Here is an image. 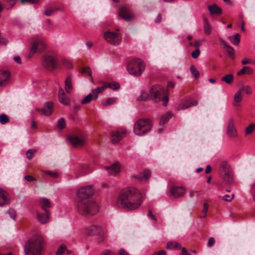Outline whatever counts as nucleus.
Segmentation results:
<instances>
[{"mask_svg":"<svg viewBox=\"0 0 255 255\" xmlns=\"http://www.w3.org/2000/svg\"><path fill=\"white\" fill-rule=\"evenodd\" d=\"M46 45L44 42L39 39L34 40L32 44V47L30 49L29 57H31L32 55L36 52H41L45 48Z\"/></svg>","mask_w":255,"mask_h":255,"instance_id":"10","label":"nucleus"},{"mask_svg":"<svg viewBox=\"0 0 255 255\" xmlns=\"http://www.w3.org/2000/svg\"><path fill=\"white\" fill-rule=\"evenodd\" d=\"M170 193L174 197L178 198L184 195L185 189L182 187L175 186L171 189Z\"/></svg>","mask_w":255,"mask_h":255,"instance_id":"20","label":"nucleus"},{"mask_svg":"<svg viewBox=\"0 0 255 255\" xmlns=\"http://www.w3.org/2000/svg\"><path fill=\"white\" fill-rule=\"evenodd\" d=\"M97 240L99 243L103 242L106 238V237L103 232V230L102 231L101 233L98 234L97 235Z\"/></svg>","mask_w":255,"mask_h":255,"instance_id":"50","label":"nucleus"},{"mask_svg":"<svg viewBox=\"0 0 255 255\" xmlns=\"http://www.w3.org/2000/svg\"><path fill=\"white\" fill-rule=\"evenodd\" d=\"M226 133L231 138H235L238 136V132L235 127V121L233 119H230L227 124Z\"/></svg>","mask_w":255,"mask_h":255,"instance_id":"14","label":"nucleus"},{"mask_svg":"<svg viewBox=\"0 0 255 255\" xmlns=\"http://www.w3.org/2000/svg\"><path fill=\"white\" fill-rule=\"evenodd\" d=\"M239 90L241 91L242 93L243 92H245L247 94H251L252 93V89L249 85L242 86L239 89Z\"/></svg>","mask_w":255,"mask_h":255,"instance_id":"39","label":"nucleus"},{"mask_svg":"<svg viewBox=\"0 0 255 255\" xmlns=\"http://www.w3.org/2000/svg\"><path fill=\"white\" fill-rule=\"evenodd\" d=\"M53 109V103L52 102H47L44 104L42 108H37L36 109V111L41 115H43L45 116H49L52 114Z\"/></svg>","mask_w":255,"mask_h":255,"instance_id":"15","label":"nucleus"},{"mask_svg":"<svg viewBox=\"0 0 255 255\" xmlns=\"http://www.w3.org/2000/svg\"><path fill=\"white\" fill-rule=\"evenodd\" d=\"M104 36L107 42L113 45H119L121 42V36L118 32L107 31L104 33Z\"/></svg>","mask_w":255,"mask_h":255,"instance_id":"8","label":"nucleus"},{"mask_svg":"<svg viewBox=\"0 0 255 255\" xmlns=\"http://www.w3.org/2000/svg\"><path fill=\"white\" fill-rule=\"evenodd\" d=\"M105 89L109 88L114 90H116L120 88V85L118 82L114 83H106L104 84Z\"/></svg>","mask_w":255,"mask_h":255,"instance_id":"34","label":"nucleus"},{"mask_svg":"<svg viewBox=\"0 0 255 255\" xmlns=\"http://www.w3.org/2000/svg\"><path fill=\"white\" fill-rule=\"evenodd\" d=\"M24 179L28 182H32L36 180V179L31 175H26L24 176Z\"/></svg>","mask_w":255,"mask_h":255,"instance_id":"57","label":"nucleus"},{"mask_svg":"<svg viewBox=\"0 0 255 255\" xmlns=\"http://www.w3.org/2000/svg\"><path fill=\"white\" fill-rule=\"evenodd\" d=\"M200 54V51L198 48H196L191 53V56L193 58H197Z\"/></svg>","mask_w":255,"mask_h":255,"instance_id":"54","label":"nucleus"},{"mask_svg":"<svg viewBox=\"0 0 255 255\" xmlns=\"http://www.w3.org/2000/svg\"><path fill=\"white\" fill-rule=\"evenodd\" d=\"M152 128V125L149 120L147 119H140L134 125L133 131L137 135H142L149 132Z\"/></svg>","mask_w":255,"mask_h":255,"instance_id":"7","label":"nucleus"},{"mask_svg":"<svg viewBox=\"0 0 255 255\" xmlns=\"http://www.w3.org/2000/svg\"><path fill=\"white\" fill-rule=\"evenodd\" d=\"M37 218L39 222L42 224L47 223L50 218L49 211L44 212L41 213L39 211L37 212Z\"/></svg>","mask_w":255,"mask_h":255,"instance_id":"19","label":"nucleus"},{"mask_svg":"<svg viewBox=\"0 0 255 255\" xmlns=\"http://www.w3.org/2000/svg\"><path fill=\"white\" fill-rule=\"evenodd\" d=\"M65 88L67 93H70L72 91V76L69 75L65 81Z\"/></svg>","mask_w":255,"mask_h":255,"instance_id":"28","label":"nucleus"},{"mask_svg":"<svg viewBox=\"0 0 255 255\" xmlns=\"http://www.w3.org/2000/svg\"><path fill=\"white\" fill-rule=\"evenodd\" d=\"M44 241L39 235L33 236L24 246L25 255H42L44 252Z\"/></svg>","mask_w":255,"mask_h":255,"instance_id":"2","label":"nucleus"},{"mask_svg":"<svg viewBox=\"0 0 255 255\" xmlns=\"http://www.w3.org/2000/svg\"><path fill=\"white\" fill-rule=\"evenodd\" d=\"M105 169L112 175H116L120 171V166L119 162H116L110 166H106Z\"/></svg>","mask_w":255,"mask_h":255,"instance_id":"17","label":"nucleus"},{"mask_svg":"<svg viewBox=\"0 0 255 255\" xmlns=\"http://www.w3.org/2000/svg\"><path fill=\"white\" fill-rule=\"evenodd\" d=\"M92 100H93V95L92 93H90L81 101V104L84 105L90 103Z\"/></svg>","mask_w":255,"mask_h":255,"instance_id":"41","label":"nucleus"},{"mask_svg":"<svg viewBox=\"0 0 255 255\" xmlns=\"http://www.w3.org/2000/svg\"><path fill=\"white\" fill-rule=\"evenodd\" d=\"M208 208H209V204L206 202L204 203L203 208V210H202V213H203V215L200 217L201 218H205L206 217L207 213L208 210Z\"/></svg>","mask_w":255,"mask_h":255,"instance_id":"46","label":"nucleus"},{"mask_svg":"<svg viewBox=\"0 0 255 255\" xmlns=\"http://www.w3.org/2000/svg\"><path fill=\"white\" fill-rule=\"evenodd\" d=\"M36 152V150L34 149H29L26 151V157L28 159H30L33 155Z\"/></svg>","mask_w":255,"mask_h":255,"instance_id":"47","label":"nucleus"},{"mask_svg":"<svg viewBox=\"0 0 255 255\" xmlns=\"http://www.w3.org/2000/svg\"><path fill=\"white\" fill-rule=\"evenodd\" d=\"M58 100L61 103L64 105H68L70 102L69 97L66 95L64 90L62 88L59 89Z\"/></svg>","mask_w":255,"mask_h":255,"instance_id":"21","label":"nucleus"},{"mask_svg":"<svg viewBox=\"0 0 255 255\" xmlns=\"http://www.w3.org/2000/svg\"><path fill=\"white\" fill-rule=\"evenodd\" d=\"M9 77L10 73L9 72L0 70V86L3 87L5 86Z\"/></svg>","mask_w":255,"mask_h":255,"instance_id":"22","label":"nucleus"},{"mask_svg":"<svg viewBox=\"0 0 255 255\" xmlns=\"http://www.w3.org/2000/svg\"><path fill=\"white\" fill-rule=\"evenodd\" d=\"M147 216L151 218L154 221H156L157 220L155 216L152 214V211L150 209L148 210Z\"/></svg>","mask_w":255,"mask_h":255,"instance_id":"59","label":"nucleus"},{"mask_svg":"<svg viewBox=\"0 0 255 255\" xmlns=\"http://www.w3.org/2000/svg\"><path fill=\"white\" fill-rule=\"evenodd\" d=\"M219 174L223 182L230 184L233 182V174L230 165L226 161L220 162L219 169Z\"/></svg>","mask_w":255,"mask_h":255,"instance_id":"4","label":"nucleus"},{"mask_svg":"<svg viewBox=\"0 0 255 255\" xmlns=\"http://www.w3.org/2000/svg\"><path fill=\"white\" fill-rule=\"evenodd\" d=\"M62 64L66 68L70 69L73 67L72 62L68 59H63Z\"/></svg>","mask_w":255,"mask_h":255,"instance_id":"43","label":"nucleus"},{"mask_svg":"<svg viewBox=\"0 0 255 255\" xmlns=\"http://www.w3.org/2000/svg\"><path fill=\"white\" fill-rule=\"evenodd\" d=\"M9 122V117L5 114H1L0 115V123L2 125L5 124Z\"/></svg>","mask_w":255,"mask_h":255,"instance_id":"40","label":"nucleus"},{"mask_svg":"<svg viewBox=\"0 0 255 255\" xmlns=\"http://www.w3.org/2000/svg\"><path fill=\"white\" fill-rule=\"evenodd\" d=\"M253 61L251 59H243L242 60V63L243 65H247L248 64H253Z\"/></svg>","mask_w":255,"mask_h":255,"instance_id":"60","label":"nucleus"},{"mask_svg":"<svg viewBox=\"0 0 255 255\" xmlns=\"http://www.w3.org/2000/svg\"><path fill=\"white\" fill-rule=\"evenodd\" d=\"M198 104V102L196 100H193L191 101H187L186 103H181L177 107L178 110H183L186 109L192 106H196Z\"/></svg>","mask_w":255,"mask_h":255,"instance_id":"25","label":"nucleus"},{"mask_svg":"<svg viewBox=\"0 0 255 255\" xmlns=\"http://www.w3.org/2000/svg\"><path fill=\"white\" fill-rule=\"evenodd\" d=\"M208 9L211 15H220L222 13V9L216 4L208 6Z\"/></svg>","mask_w":255,"mask_h":255,"instance_id":"27","label":"nucleus"},{"mask_svg":"<svg viewBox=\"0 0 255 255\" xmlns=\"http://www.w3.org/2000/svg\"><path fill=\"white\" fill-rule=\"evenodd\" d=\"M56 10V9H48L45 11L44 13L47 16H50L54 11Z\"/></svg>","mask_w":255,"mask_h":255,"instance_id":"56","label":"nucleus"},{"mask_svg":"<svg viewBox=\"0 0 255 255\" xmlns=\"http://www.w3.org/2000/svg\"><path fill=\"white\" fill-rule=\"evenodd\" d=\"M8 194L6 192L0 189V206H3L8 203Z\"/></svg>","mask_w":255,"mask_h":255,"instance_id":"26","label":"nucleus"},{"mask_svg":"<svg viewBox=\"0 0 255 255\" xmlns=\"http://www.w3.org/2000/svg\"><path fill=\"white\" fill-rule=\"evenodd\" d=\"M44 173L49 175L53 178H57L58 177L59 174L57 172L51 171H44Z\"/></svg>","mask_w":255,"mask_h":255,"instance_id":"49","label":"nucleus"},{"mask_svg":"<svg viewBox=\"0 0 255 255\" xmlns=\"http://www.w3.org/2000/svg\"><path fill=\"white\" fill-rule=\"evenodd\" d=\"M151 176V172L150 171L145 170L142 172L140 173L138 175H134V178L137 179L141 181H146L148 180Z\"/></svg>","mask_w":255,"mask_h":255,"instance_id":"23","label":"nucleus"},{"mask_svg":"<svg viewBox=\"0 0 255 255\" xmlns=\"http://www.w3.org/2000/svg\"><path fill=\"white\" fill-rule=\"evenodd\" d=\"M142 202L140 191L133 187L123 190L117 200V206L127 211H132L139 207Z\"/></svg>","mask_w":255,"mask_h":255,"instance_id":"1","label":"nucleus"},{"mask_svg":"<svg viewBox=\"0 0 255 255\" xmlns=\"http://www.w3.org/2000/svg\"><path fill=\"white\" fill-rule=\"evenodd\" d=\"M77 210L82 215H93L99 210L98 205L93 199L78 200Z\"/></svg>","mask_w":255,"mask_h":255,"instance_id":"3","label":"nucleus"},{"mask_svg":"<svg viewBox=\"0 0 255 255\" xmlns=\"http://www.w3.org/2000/svg\"><path fill=\"white\" fill-rule=\"evenodd\" d=\"M57 60L53 56H45L43 59L42 65L46 69L52 71L56 68Z\"/></svg>","mask_w":255,"mask_h":255,"instance_id":"11","label":"nucleus"},{"mask_svg":"<svg viewBox=\"0 0 255 255\" xmlns=\"http://www.w3.org/2000/svg\"><path fill=\"white\" fill-rule=\"evenodd\" d=\"M102 255H114L112 252L110 251H106L103 252Z\"/></svg>","mask_w":255,"mask_h":255,"instance_id":"64","label":"nucleus"},{"mask_svg":"<svg viewBox=\"0 0 255 255\" xmlns=\"http://www.w3.org/2000/svg\"><path fill=\"white\" fill-rule=\"evenodd\" d=\"M255 127L253 125H249L245 130V133L246 134H249L252 133L254 130Z\"/></svg>","mask_w":255,"mask_h":255,"instance_id":"52","label":"nucleus"},{"mask_svg":"<svg viewBox=\"0 0 255 255\" xmlns=\"http://www.w3.org/2000/svg\"><path fill=\"white\" fill-rule=\"evenodd\" d=\"M151 97L156 102L162 101L163 105L166 106L168 102V97L166 95L164 89L160 85H155L150 90Z\"/></svg>","mask_w":255,"mask_h":255,"instance_id":"5","label":"nucleus"},{"mask_svg":"<svg viewBox=\"0 0 255 255\" xmlns=\"http://www.w3.org/2000/svg\"><path fill=\"white\" fill-rule=\"evenodd\" d=\"M227 49L226 51L229 56H230L232 59L235 58V50L231 46H227Z\"/></svg>","mask_w":255,"mask_h":255,"instance_id":"42","label":"nucleus"},{"mask_svg":"<svg viewBox=\"0 0 255 255\" xmlns=\"http://www.w3.org/2000/svg\"><path fill=\"white\" fill-rule=\"evenodd\" d=\"M117 101V99L115 98H108L106 99L103 105L105 106H108L112 104H114Z\"/></svg>","mask_w":255,"mask_h":255,"instance_id":"45","label":"nucleus"},{"mask_svg":"<svg viewBox=\"0 0 255 255\" xmlns=\"http://www.w3.org/2000/svg\"><path fill=\"white\" fill-rule=\"evenodd\" d=\"M39 205L44 212L49 211L48 208L51 207V203L47 198H43L39 200Z\"/></svg>","mask_w":255,"mask_h":255,"instance_id":"24","label":"nucleus"},{"mask_svg":"<svg viewBox=\"0 0 255 255\" xmlns=\"http://www.w3.org/2000/svg\"><path fill=\"white\" fill-rule=\"evenodd\" d=\"M21 3H24L25 2H27L31 3H36L39 0H19Z\"/></svg>","mask_w":255,"mask_h":255,"instance_id":"61","label":"nucleus"},{"mask_svg":"<svg viewBox=\"0 0 255 255\" xmlns=\"http://www.w3.org/2000/svg\"><path fill=\"white\" fill-rule=\"evenodd\" d=\"M172 115L171 114L168 113L162 116L160 120L159 124L160 125L165 124L167 121L171 118Z\"/></svg>","mask_w":255,"mask_h":255,"instance_id":"36","label":"nucleus"},{"mask_svg":"<svg viewBox=\"0 0 255 255\" xmlns=\"http://www.w3.org/2000/svg\"><path fill=\"white\" fill-rule=\"evenodd\" d=\"M162 20V16L160 14H159L157 16V18L155 20V22L156 23H159L161 22Z\"/></svg>","mask_w":255,"mask_h":255,"instance_id":"63","label":"nucleus"},{"mask_svg":"<svg viewBox=\"0 0 255 255\" xmlns=\"http://www.w3.org/2000/svg\"><path fill=\"white\" fill-rule=\"evenodd\" d=\"M66 250V247L64 245H61L57 250L56 254L57 255H61L63 254Z\"/></svg>","mask_w":255,"mask_h":255,"instance_id":"48","label":"nucleus"},{"mask_svg":"<svg viewBox=\"0 0 255 255\" xmlns=\"http://www.w3.org/2000/svg\"><path fill=\"white\" fill-rule=\"evenodd\" d=\"M233 75L231 74H227L222 78V81L226 82L228 84H232L233 82Z\"/></svg>","mask_w":255,"mask_h":255,"instance_id":"37","label":"nucleus"},{"mask_svg":"<svg viewBox=\"0 0 255 255\" xmlns=\"http://www.w3.org/2000/svg\"><path fill=\"white\" fill-rule=\"evenodd\" d=\"M92 186H87L81 187L77 192L78 200H84L87 199H92L91 196L93 194Z\"/></svg>","mask_w":255,"mask_h":255,"instance_id":"9","label":"nucleus"},{"mask_svg":"<svg viewBox=\"0 0 255 255\" xmlns=\"http://www.w3.org/2000/svg\"><path fill=\"white\" fill-rule=\"evenodd\" d=\"M102 230L103 229L101 227L97 225H91L86 228V234L89 236H97L98 234L101 233Z\"/></svg>","mask_w":255,"mask_h":255,"instance_id":"18","label":"nucleus"},{"mask_svg":"<svg viewBox=\"0 0 255 255\" xmlns=\"http://www.w3.org/2000/svg\"><path fill=\"white\" fill-rule=\"evenodd\" d=\"M214 243L215 240L214 238L211 237L209 239L207 245L209 247H211L214 245Z\"/></svg>","mask_w":255,"mask_h":255,"instance_id":"58","label":"nucleus"},{"mask_svg":"<svg viewBox=\"0 0 255 255\" xmlns=\"http://www.w3.org/2000/svg\"><path fill=\"white\" fill-rule=\"evenodd\" d=\"M66 124L64 119L61 118L58 121L57 127L59 129H62L65 128Z\"/></svg>","mask_w":255,"mask_h":255,"instance_id":"44","label":"nucleus"},{"mask_svg":"<svg viewBox=\"0 0 255 255\" xmlns=\"http://www.w3.org/2000/svg\"><path fill=\"white\" fill-rule=\"evenodd\" d=\"M167 249L169 250H180L181 246L180 244L174 241L169 242L166 247Z\"/></svg>","mask_w":255,"mask_h":255,"instance_id":"30","label":"nucleus"},{"mask_svg":"<svg viewBox=\"0 0 255 255\" xmlns=\"http://www.w3.org/2000/svg\"><path fill=\"white\" fill-rule=\"evenodd\" d=\"M190 71L192 76H194L196 79L199 77L200 73L199 71L196 69L194 65H192L190 67Z\"/></svg>","mask_w":255,"mask_h":255,"instance_id":"38","label":"nucleus"},{"mask_svg":"<svg viewBox=\"0 0 255 255\" xmlns=\"http://www.w3.org/2000/svg\"><path fill=\"white\" fill-rule=\"evenodd\" d=\"M105 89H106L104 85L102 87H98L96 89L92 90V94L93 96V100H96L98 97V95L103 92Z\"/></svg>","mask_w":255,"mask_h":255,"instance_id":"31","label":"nucleus"},{"mask_svg":"<svg viewBox=\"0 0 255 255\" xmlns=\"http://www.w3.org/2000/svg\"><path fill=\"white\" fill-rule=\"evenodd\" d=\"M204 31L207 35H209L211 32V28L208 19L206 18H204Z\"/></svg>","mask_w":255,"mask_h":255,"instance_id":"33","label":"nucleus"},{"mask_svg":"<svg viewBox=\"0 0 255 255\" xmlns=\"http://www.w3.org/2000/svg\"><path fill=\"white\" fill-rule=\"evenodd\" d=\"M148 98V96L144 92H142L141 95L137 98L138 101H144Z\"/></svg>","mask_w":255,"mask_h":255,"instance_id":"55","label":"nucleus"},{"mask_svg":"<svg viewBox=\"0 0 255 255\" xmlns=\"http://www.w3.org/2000/svg\"><path fill=\"white\" fill-rule=\"evenodd\" d=\"M233 197H234V195H233L231 196L229 195H225L223 196H219V198H220L222 200L226 201H228V202L231 201L232 200Z\"/></svg>","mask_w":255,"mask_h":255,"instance_id":"51","label":"nucleus"},{"mask_svg":"<svg viewBox=\"0 0 255 255\" xmlns=\"http://www.w3.org/2000/svg\"><path fill=\"white\" fill-rule=\"evenodd\" d=\"M144 62L139 59H133L130 60L127 65V70L128 73L135 76L140 75L145 69Z\"/></svg>","mask_w":255,"mask_h":255,"instance_id":"6","label":"nucleus"},{"mask_svg":"<svg viewBox=\"0 0 255 255\" xmlns=\"http://www.w3.org/2000/svg\"><path fill=\"white\" fill-rule=\"evenodd\" d=\"M126 130L118 129L113 130L111 133V139L113 143H117L125 136Z\"/></svg>","mask_w":255,"mask_h":255,"instance_id":"13","label":"nucleus"},{"mask_svg":"<svg viewBox=\"0 0 255 255\" xmlns=\"http://www.w3.org/2000/svg\"><path fill=\"white\" fill-rule=\"evenodd\" d=\"M119 15L127 21H131L134 18V14L128 6H123L120 8Z\"/></svg>","mask_w":255,"mask_h":255,"instance_id":"12","label":"nucleus"},{"mask_svg":"<svg viewBox=\"0 0 255 255\" xmlns=\"http://www.w3.org/2000/svg\"><path fill=\"white\" fill-rule=\"evenodd\" d=\"M253 69L248 66H244L243 68L238 72V75L241 76L245 74H251L253 73Z\"/></svg>","mask_w":255,"mask_h":255,"instance_id":"32","label":"nucleus"},{"mask_svg":"<svg viewBox=\"0 0 255 255\" xmlns=\"http://www.w3.org/2000/svg\"><path fill=\"white\" fill-rule=\"evenodd\" d=\"M68 139L71 144L74 147H80L83 146L86 142L85 138L82 136H70Z\"/></svg>","mask_w":255,"mask_h":255,"instance_id":"16","label":"nucleus"},{"mask_svg":"<svg viewBox=\"0 0 255 255\" xmlns=\"http://www.w3.org/2000/svg\"><path fill=\"white\" fill-rule=\"evenodd\" d=\"M240 35L239 33H237L235 35L229 37V39L234 45H238L240 42Z\"/></svg>","mask_w":255,"mask_h":255,"instance_id":"35","label":"nucleus"},{"mask_svg":"<svg viewBox=\"0 0 255 255\" xmlns=\"http://www.w3.org/2000/svg\"><path fill=\"white\" fill-rule=\"evenodd\" d=\"M120 255H129L123 249H121L119 251Z\"/></svg>","mask_w":255,"mask_h":255,"instance_id":"62","label":"nucleus"},{"mask_svg":"<svg viewBox=\"0 0 255 255\" xmlns=\"http://www.w3.org/2000/svg\"><path fill=\"white\" fill-rule=\"evenodd\" d=\"M242 93L238 90L235 94L234 97V102L233 105L234 106H238L240 105V103L242 101Z\"/></svg>","mask_w":255,"mask_h":255,"instance_id":"29","label":"nucleus"},{"mask_svg":"<svg viewBox=\"0 0 255 255\" xmlns=\"http://www.w3.org/2000/svg\"><path fill=\"white\" fill-rule=\"evenodd\" d=\"M82 74H83V75H85V74H88L89 75V76L90 77H92V71H91V69H90V67H86L85 68L82 72Z\"/></svg>","mask_w":255,"mask_h":255,"instance_id":"53","label":"nucleus"}]
</instances>
